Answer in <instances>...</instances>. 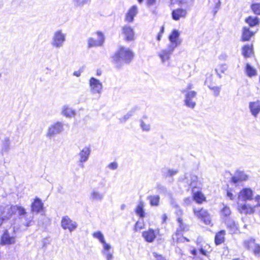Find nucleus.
Segmentation results:
<instances>
[{
    "label": "nucleus",
    "instance_id": "nucleus-27",
    "mask_svg": "<svg viewBox=\"0 0 260 260\" xmlns=\"http://www.w3.org/2000/svg\"><path fill=\"white\" fill-rule=\"evenodd\" d=\"M255 32L256 31L250 30L248 27H244L242 29V41L243 42L249 41Z\"/></svg>",
    "mask_w": 260,
    "mask_h": 260
},
{
    "label": "nucleus",
    "instance_id": "nucleus-7",
    "mask_svg": "<svg viewBox=\"0 0 260 260\" xmlns=\"http://www.w3.org/2000/svg\"><path fill=\"white\" fill-rule=\"evenodd\" d=\"M90 91L92 94L100 95L103 91V84L94 77H91L89 80Z\"/></svg>",
    "mask_w": 260,
    "mask_h": 260
},
{
    "label": "nucleus",
    "instance_id": "nucleus-32",
    "mask_svg": "<svg viewBox=\"0 0 260 260\" xmlns=\"http://www.w3.org/2000/svg\"><path fill=\"white\" fill-rule=\"evenodd\" d=\"M245 21L250 27H253L259 24L258 19L256 16H250L246 18Z\"/></svg>",
    "mask_w": 260,
    "mask_h": 260
},
{
    "label": "nucleus",
    "instance_id": "nucleus-11",
    "mask_svg": "<svg viewBox=\"0 0 260 260\" xmlns=\"http://www.w3.org/2000/svg\"><path fill=\"white\" fill-rule=\"evenodd\" d=\"M91 152V150L89 146H85L80 150L78 156L79 165L81 168L84 167L83 164L88 160Z\"/></svg>",
    "mask_w": 260,
    "mask_h": 260
},
{
    "label": "nucleus",
    "instance_id": "nucleus-41",
    "mask_svg": "<svg viewBox=\"0 0 260 260\" xmlns=\"http://www.w3.org/2000/svg\"><path fill=\"white\" fill-rule=\"evenodd\" d=\"M228 69V66L226 64H222L218 66V68L215 70L217 75L221 78V75L218 73V71L221 73H224Z\"/></svg>",
    "mask_w": 260,
    "mask_h": 260
},
{
    "label": "nucleus",
    "instance_id": "nucleus-64",
    "mask_svg": "<svg viewBox=\"0 0 260 260\" xmlns=\"http://www.w3.org/2000/svg\"><path fill=\"white\" fill-rule=\"evenodd\" d=\"M197 250L196 249H193L191 251V253L194 255H196L197 254Z\"/></svg>",
    "mask_w": 260,
    "mask_h": 260
},
{
    "label": "nucleus",
    "instance_id": "nucleus-1",
    "mask_svg": "<svg viewBox=\"0 0 260 260\" xmlns=\"http://www.w3.org/2000/svg\"><path fill=\"white\" fill-rule=\"evenodd\" d=\"M25 209L20 206L17 205H2L0 206V226L3 223L9 221L11 225H18L19 221L25 218V222L22 223L26 226H29L31 219L28 220L26 218Z\"/></svg>",
    "mask_w": 260,
    "mask_h": 260
},
{
    "label": "nucleus",
    "instance_id": "nucleus-21",
    "mask_svg": "<svg viewBox=\"0 0 260 260\" xmlns=\"http://www.w3.org/2000/svg\"><path fill=\"white\" fill-rule=\"evenodd\" d=\"M247 179L248 176L243 171L237 170L231 179L234 184H237L240 181H246Z\"/></svg>",
    "mask_w": 260,
    "mask_h": 260
},
{
    "label": "nucleus",
    "instance_id": "nucleus-9",
    "mask_svg": "<svg viewBox=\"0 0 260 260\" xmlns=\"http://www.w3.org/2000/svg\"><path fill=\"white\" fill-rule=\"evenodd\" d=\"M61 226L63 230H68L70 232L75 231L77 226V223L72 220L68 216H63L61 220Z\"/></svg>",
    "mask_w": 260,
    "mask_h": 260
},
{
    "label": "nucleus",
    "instance_id": "nucleus-60",
    "mask_svg": "<svg viewBox=\"0 0 260 260\" xmlns=\"http://www.w3.org/2000/svg\"><path fill=\"white\" fill-rule=\"evenodd\" d=\"M167 218V216L166 214H163L162 216V219L163 222H165L166 221Z\"/></svg>",
    "mask_w": 260,
    "mask_h": 260
},
{
    "label": "nucleus",
    "instance_id": "nucleus-42",
    "mask_svg": "<svg viewBox=\"0 0 260 260\" xmlns=\"http://www.w3.org/2000/svg\"><path fill=\"white\" fill-rule=\"evenodd\" d=\"M136 109H132L130 111H129L126 114H125L123 117L121 119H120V121L121 122L123 123L125 122L127 120L129 119L132 115L135 113Z\"/></svg>",
    "mask_w": 260,
    "mask_h": 260
},
{
    "label": "nucleus",
    "instance_id": "nucleus-43",
    "mask_svg": "<svg viewBox=\"0 0 260 260\" xmlns=\"http://www.w3.org/2000/svg\"><path fill=\"white\" fill-rule=\"evenodd\" d=\"M251 9L256 15H260V3H254L251 5Z\"/></svg>",
    "mask_w": 260,
    "mask_h": 260
},
{
    "label": "nucleus",
    "instance_id": "nucleus-59",
    "mask_svg": "<svg viewBox=\"0 0 260 260\" xmlns=\"http://www.w3.org/2000/svg\"><path fill=\"white\" fill-rule=\"evenodd\" d=\"M227 56L225 54H221L219 56L220 59L225 60L226 59Z\"/></svg>",
    "mask_w": 260,
    "mask_h": 260
},
{
    "label": "nucleus",
    "instance_id": "nucleus-10",
    "mask_svg": "<svg viewBox=\"0 0 260 260\" xmlns=\"http://www.w3.org/2000/svg\"><path fill=\"white\" fill-rule=\"evenodd\" d=\"M197 95V92L194 91H187L184 93V105L191 109H193L196 105V103L195 99Z\"/></svg>",
    "mask_w": 260,
    "mask_h": 260
},
{
    "label": "nucleus",
    "instance_id": "nucleus-37",
    "mask_svg": "<svg viewBox=\"0 0 260 260\" xmlns=\"http://www.w3.org/2000/svg\"><path fill=\"white\" fill-rule=\"evenodd\" d=\"M246 72L248 77H252L256 74V71L252 68L249 63L246 64Z\"/></svg>",
    "mask_w": 260,
    "mask_h": 260
},
{
    "label": "nucleus",
    "instance_id": "nucleus-49",
    "mask_svg": "<svg viewBox=\"0 0 260 260\" xmlns=\"http://www.w3.org/2000/svg\"><path fill=\"white\" fill-rule=\"evenodd\" d=\"M102 245L103 249L102 250V252H105L106 251H110L111 248V245L107 243L106 241L102 243Z\"/></svg>",
    "mask_w": 260,
    "mask_h": 260
},
{
    "label": "nucleus",
    "instance_id": "nucleus-22",
    "mask_svg": "<svg viewBox=\"0 0 260 260\" xmlns=\"http://www.w3.org/2000/svg\"><path fill=\"white\" fill-rule=\"evenodd\" d=\"M249 108L251 114L256 117L260 112V100L250 102Z\"/></svg>",
    "mask_w": 260,
    "mask_h": 260
},
{
    "label": "nucleus",
    "instance_id": "nucleus-38",
    "mask_svg": "<svg viewBox=\"0 0 260 260\" xmlns=\"http://www.w3.org/2000/svg\"><path fill=\"white\" fill-rule=\"evenodd\" d=\"M90 0H73V4L76 7H82L87 4Z\"/></svg>",
    "mask_w": 260,
    "mask_h": 260
},
{
    "label": "nucleus",
    "instance_id": "nucleus-62",
    "mask_svg": "<svg viewBox=\"0 0 260 260\" xmlns=\"http://www.w3.org/2000/svg\"><path fill=\"white\" fill-rule=\"evenodd\" d=\"M161 36H162V35H161V34H160V33H159V34H158V35H157V40L158 41L160 40L161 38Z\"/></svg>",
    "mask_w": 260,
    "mask_h": 260
},
{
    "label": "nucleus",
    "instance_id": "nucleus-48",
    "mask_svg": "<svg viewBox=\"0 0 260 260\" xmlns=\"http://www.w3.org/2000/svg\"><path fill=\"white\" fill-rule=\"evenodd\" d=\"M103 255L106 258L107 260H112L113 256L110 251H106L105 252H102Z\"/></svg>",
    "mask_w": 260,
    "mask_h": 260
},
{
    "label": "nucleus",
    "instance_id": "nucleus-50",
    "mask_svg": "<svg viewBox=\"0 0 260 260\" xmlns=\"http://www.w3.org/2000/svg\"><path fill=\"white\" fill-rule=\"evenodd\" d=\"M108 168L112 170H115L118 168V164L116 162H112L108 165Z\"/></svg>",
    "mask_w": 260,
    "mask_h": 260
},
{
    "label": "nucleus",
    "instance_id": "nucleus-6",
    "mask_svg": "<svg viewBox=\"0 0 260 260\" xmlns=\"http://www.w3.org/2000/svg\"><path fill=\"white\" fill-rule=\"evenodd\" d=\"M66 41V35L60 30L55 32L51 42V45L56 48H60L63 45Z\"/></svg>",
    "mask_w": 260,
    "mask_h": 260
},
{
    "label": "nucleus",
    "instance_id": "nucleus-53",
    "mask_svg": "<svg viewBox=\"0 0 260 260\" xmlns=\"http://www.w3.org/2000/svg\"><path fill=\"white\" fill-rule=\"evenodd\" d=\"M227 196L231 200H234L236 198V196L234 195L230 190L227 191Z\"/></svg>",
    "mask_w": 260,
    "mask_h": 260
},
{
    "label": "nucleus",
    "instance_id": "nucleus-20",
    "mask_svg": "<svg viewBox=\"0 0 260 260\" xmlns=\"http://www.w3.org/2000/svg\"><path fill=\"white\" fill-rule=\"evenodd\" d=\"M104 197V193L100 192L95 188H93L90 191L89 199L91 202H101Z\"/></svg>",
    "mask_w": 260,
    "mask_h": 260
},
{
    "label": "nucleus",
    "instance_id": "nucleus-55",
    "mask_svg": "<svg viewBox=\"0 0 260 260\" xmlns=\"http://www.w3.org/2000/svg\"><path fill=\"white\" fill-rule=\"evenodd\" d=\"M192 85L190 83L188 84L186 87V88L184 89L183 92L186 93L187 91H190V90L192 88Z\"/></svg>",
    "mask_w": 260,
    "mask_h": 260
},
{
    "label": "nucleus",
    "instance_id": "nucleus-44",
    "mask_svg": "<svg viewBox=\"0 0 260 260\" xmlns=\"http://www.w3.org/2000/svg\"><path fill=\"white\" fill-rule=\"evenodd\" d=\"M208 87L213 91V94L215 96H217L219 95L221 89L220 87L209 85H208Z\"/></svg>",
    "mask_w": 260,
    "mask_h": 260
},
{
    "label": "nucleus",
    "instance_id": "nucleus-24",
    "mask_svg": "<svg viewBox=\"0 0 260 260\" xmlns=\"http://www.w3.org/2000/svg\"><path fill=\"white\" fill-rule=\"evenodd\" d=\"M43 205L44 204L41 199L38 198H36L34 202L31 204V212L32 213L36 212L37 213H38L43 209Z\"/></svg>",
    "mask_w": 260,
    "mask_h": 260
},
{
    "label": "nucleus",
    "instance_id": "nucleus-13",
    "mask_svg": "<svg viewBox=\"0 0 260 260\" xmlns=\"http://www.w3.org/2000/svg\"><path fill=\"white\" fill-rule=\"evenodd\" d=\"M63 125L60 122H57L51 125L48 128L47 136L52 137L56 135L59 134L62 132Z\"/></svg>",
    "mask_w": 260,
    "mask_h": 260
},
{
    "label": "nucleus",
    "instance_id": "nucleus-57",
    "mask_svg": "<svg viewBox=\"0 0 260 260\" xmlns=\"http://www.w3.org/2000/svg\"><path fill=\"white\" fill-rule=\"evenodd\" d=\"M73 75L76 77H79L81 75V72L80 71H75L74 72Z\"/></svg>",
    "mask_w": 260,
    "mask_h": 260
},
{
    "label": "nucleus",
    "instance_id": "nucleus-63",
    "mask_svg": "<svg viewBox=\"0 0 260 260\" xmlns=\"http://www.w3.org/2000/svg\"><path fill=\"white\" fill-rule=\"evenodd\" d=\"M125 207L126 206L125 204H122L120 206L121 210H123L125 209Z\"/></svg>",
    "mask_w": 260,
    "mask_h": 260
},
{
    "label": "nucleus",
    "instance_id": "nucleus-4",
    "mask_svg": "<svg viewBox=\"0 0 260 260\" xmlns=\"http://www.w3.org/2000/svg\"><path fill=\"white\" fill-rule=\"evenodd\" d=\"M20 225V223H18V225H13L12 234H11L8 230H6L1 237V244L2 245H11L15 243V233Z\"/></svg>",
    "mask_w": 260,
    "mask_h": 260
},
{
    "label": "nucleus",
    "instance_id": "nucleus-56",
    "mask_svg": "<svg viewBox=\"0 0 260 260\" xmlns=\"http://www.w3.org/2000/svg\"><path fill=\"white\" fill-rule=\"evenodd\" d=\"M183 1V0H171V3H172V4H174L176 3L180 4V3H181V2H182Z\"/></svg>",
    "mask_w": 260,
    "mask_h": 260
},
{
    "label": "nucleus",
    "instance_id": "nucleus-51",
    "mask_svg": "<svg viewBox=\"0 0 260 260\" xmlns=\"http://www.w3.org/2000/svg\"><path fill=\"white\" fill-rule=\"evenodd\" d=\"M178 173V171L177 170H171L169 169L167 171V172L166 174V176H173L176 175Z\"/></svg>",
    "mask_w": 260,
    "mask_h": 260
},
{
    "label": "nucleus",
    "instance_id": "nucleus-25",
    "mask_svg": "<svg viewBox=\"0 0 260 260\" xmlns=\"http://www.w3.org/2000/svg\"><path fill=\"white\" fill-rule=\"evenodd\" d=\"M223 221L226 225L227 228L230 230L231 233H235L238 231V225L233 219L229 218L225 219Z\"/></svg>",
    "mask_w": 260,
    "mask_h": 260
},
{
    "label": "nucleus",
    "instance_id": "nucleus-30",
    "mask_svg": "<svg viewBox=\"0 0 260 260\" xmlns=\"http://www.w3.org/2000/svg\"><path fill=\"white\" fill-rule=\"evenodd\" d=\"M225 235V231L224 230H221L216 234L215 237V243L216 245H219L224 242Z\"/></svg>",
    "mask_w": 260,
    "mask_h": 260
},
{
    "label": "nucleus",
    "instance_id": "nucleus-52",
    "mask_svg": "<svg viewBox=\"0 0 260 260\" xmlns=\"http://www.w3.org/2000/svg\"><path fill=\"white\" fill-rule=\"evenodd\" d=\"M138 2L139 4H142L143 2V0H138ZM156 0H146V4L147 6L150 7L152 5H153L155 3Z\"/></svg>",
    "mask_w": 260,
    "mask_h": 260
},
{
    "label": "nucleus",
    "instance_id": "nucleus-46",
    "mask_svg": "<svg viewBox=\"0 0 260 260\" xmlns=\"http://www.w3.org/2000/svg\"><path fill=\"white\" fill-rule=\"evenodd\" d=\"M140 127L143 131L149 132L150 130V125L145 122L143 120H140Z\"/></svg>",
    "mask_w": 260,
    "mask_h": 260
},
{
    "label": "nucleus",
    "instance_id": "nucleus-15",
    "mask_svg": "<svg viewBox=\"0 0 260 260\" xmlns=\"http://www.w3.org/2000/svg\"><path fill=\"white\" fill-rule=\"evenodd\" d=\"M193 212L194 215L201 219L206 224L209 225L211 223V217L206 210L201 209L198 210L194 209Z\"/></svg>",
    "mask_w": 260,
    "mask_h": 260
},
{
    "label": "nucleus",
    "instance_id": "nucleus-12",
    "mask_svg": "<svg viewBox=\"0 0 260 260\" xmlns=\"http://www.w3.org/2000/svg\"><path fill=\"white\" fill-rule=\"evenodd\" d=\"M183 181L192 188V192L194 191L196 188L200 187V183L198 181V177L194 175L190 174L185 176Z\"/></svg>",
    "mask_w": 260,
    "mask_h": 260
},
{
    "label": "nucleus",
    "instance_id": "nucleus-14",
    "mask_svg": "<svg viewBox=\"0 0 260 260\" xmlns=\"http://www.w3.org/2000/svg\"><path fill=\"white\" fill-rule=\"evenodd\" d=\"M180 32L177 29H174L169 36V40L170 41L168 46L175 49L181 44V41L179 39Z\"/></svg>",
    "mask_w": 260,
    "mask_h": 260
},
{
    "label": "nucleus",
    "instance_id": "nucleus-29",
    "mask_svg": "<svg viewBox=\"0 0 260 260\" xmlns=\"http://www.w3.org/2000/svg\"><path fill=\"white\" fill-rule=\"evenodd\" d=\"M10 149V140L9 137H5L2 141L1 153L2 154L7 153Z\"/></svg>",
    "mask_w": 260,
    "mask_h": 260
},
{
    "label": "nucleus",
    "instance_id": "nucleus-34",
    "mask_svg": "<svg viewBox=\"0 0 260 260\" xmlns=\"http://www.w3.org/2000/svg\"><path fill=\"white\" fill-rule=\"evenodd\" d=\"M193 198L194 201H196L198 203H202L203 201L205 200V197L203 195V194L199 191H197L194 190V191L193 192Z\"/></svg>",
    "mask_w": 260,
    "mask_h": 260
},
{
    "label": "nucleus",
    "instance_id": "nucleus-19",
    "mask_svg": "<svg viewBox=\"0 0 260 260\" xmlns=\"http://www.w3.org/2000/svg\"><path fill=\"white\" fill-rule=\"evenodd\" d=\"M138 13V7L136 5L133 6L128 10L125 15V21L127 22H133L134 17Z\"/></svg>",
    "mask_w": 260,
    "mask_h": 260
},
{
    "label": "nucleus",
    "instance_id": "nucleus-36",
    "mask_svg": "<svg viewBox=\"0 0 260 260\" xmlns=\"http://www.w3.org/2000/svg\"><path fill=\"white\" fill-rule=\"evenodd\" d=\"M252 53V48L248 45H245L242 48V54L245 57H249Z\"/></svg>",
    "mask_w": 260,
    "mask_h": 260
},
{
    "label": "nucleus",
    "instance_id": "nucleus-28",
    "mask_svg": "<svg viewBox=\"0 0 260 260\" xmlns=\"http://www.w3.org/2000/svg\"><path fill=\"white\" fill-rule=\"evenodd\" d=\"M61 114L66 117L71 118L75 116L76 112L72 108L68 105H64L61 108Z\"/></svg>",
    "mask_w": 260,
    "mask_h": 260
},
{
    "label": "nucleus",
    "instance_id": "nucleus-3",
    "mask_svg": "<svg viewBox=\"0 0 260 260\" xmlns=\"http://www.w3.org/2000/svg\"><path fill=\"white\" fill-rule=\"evenodd\" d=\"M256 204L253 206H250L249 204H240L238 203V209L239 211L244 214H253L255 211H257L260 215V196L257 195L254 198Z\"/></svg>",
    "mask_w": 260,
    "mask_h": 260
},
{
    "label": "nucleus",
    "instance_id": "nucleus-45",
    "mask_svg": "<svg viewBox=\"0 0 260 260\" xmlns=\"http://www.w3.org/2000/svg\"><path fill=\"white\" fill-rule=\"evenodd\" d=\"M221 3L220 0H217L214 2V7L213 9V14L215 16L217 12L220 9Z\"/></svg>",
    "mask_w": 260,
    "mask_h": 260
},
{
    "label": "nucleus",
    "instance_id": "nucleus-47",
    "mask_svg": "<svg viewBox=\"0 0 260 260\" xmlns=\"http://www.w3.org/2000/svg\"><path fill=\"white\" fill-rule=\"evenodd\" d=\"M194 1V0H183L182 2H181V3H180V4L179 5H186L185 7L189 8L193 5Z\"/></svg>",
    "mask_w": 260,
    "mask_h": 260
},
{
    "label": "nucleus",
    "instance_id": "nucleus-5",
    "mask_svg": "<svg viewBox=\"0 0 260 260\" xmlns=\"http://www.w3.org/2000/svg\"><path fill=\"white\" fill-rule=\"evenodd\" d=\"M175 49L167 46L166 48L161 50L158 52V56H159L161 63L165 64H167L168 66L170 64V60L171 56L173 54Z\"/></svg>",
    "mask_w": 260,
    "mask_h": 260
},
{
    "label": "nucleus",
    "instance_id": "nucleus-40",
    "mask_svg": "<svg viewBox=\"0 0 260 260\" xmlns=\"http://www.w3.org/2000/svg\"><path fill=\"white\" fill-rule=\"evenodd\" d=\"M176 214L178 216L177 221H178V223H179V226H180V229L182 230L184 229V226H183V220L181 218V216L183 214V211L180 209L178 208L176 210Z\"/></svg>",
    "mask_w": 260,
    "mask_h": 260
},
{
    "label": "nucleus",
    "instance_id": "nucleus-35",
    "mask_svg": "<svg viewBox=\"0 0 260 260\" xmlns=\"http://www.w3.org/2000/svg\"><path fill=\"white\" fill-rule=\"evenodd\" d=\"M135 211L136 214L140 217L143 218L145 216L144 203L142 202H140V203L137 205Z\"/></svg>",
    "mask_w": 260,
    "mask_h": 260
},
{
    "label": "nucleus",
    "instance_id": "nucleus-16",
    "mask_svg": "<svg viewBox=\"0 0 260 260\" xmlns=\"http://www.w3.org/2000/svg\"><path fill=\"white\" fill-rule=\"evenodd\" d=\"M98 39L95 40L92 38H90L88 40V47H93L102 46L104 42V36L101 32L98 31L96 33Z\"/></svg>",
    "mask_w": 260,
    "mask_h": 260
},
{
    "label": "nucleus",
    "instance_id": "nucleus-61",
    "mask_svg": "<svg viewBox=\"0 0 260 260\" xmlns=\"http://www.w3.org/2000/svg\"><path fill=\"white\" fill-rule=\"evenodd\" d=\"M184 202L186 204H189L190 203V199L189 198L185 199Z\"/></svg>",
    "mask_w": 260,
    "mask_h": 260
},
{
    "label": "nucleus",
    "instance_id": "nucleus-39",
    "mask_svg": "<svg viewBox=\"0 0 260 260\" xmlns=\"http://www.w3.org/2000/svg\"><path fill=\"white\" fill-rule=\"evenodd\" d=\"M92 236L93 238L98 239L100 242L102 244L105 242L104 235L100 231L94 232L92 234Z\"/></svg>",
    "mask_w": 260,
    "mask_h": 260
},
{
    "label": "nucleus",
    "instance_id": "nucleus-18",
    "mask_svg": "<svg viewBox=\"0 0 260 260\" xmlns=\"http://www.w3.org/2000/svg\"><path fill=\"white\" fill-rule=\"evenodd\" d=\"M253 191L249 188H243L241 190L238 194V199L239 201H249L252 199Z\"/></svg>",
    "mask_w": 260,
    "mask_h": 260
},
{
    "label": "nucleus",
    "instance_id": "nucleus-8",
    "mask_svg": "<svg viewBox=\"0 0 260 260\" xmlns=\"http://www.w3.org/2000/svg\"><path fill=\"white\" fill-rule=\"evenodd\" d=\"M243 246L247 250H251L256 256L260 255V245L255 242L253 238H249L243 241Z\"/></svg>",
    "mask_w": 260,
    "mask_h": 260
},
{
    "label": "nucleus",
    "instance_id": "nucleus-26",
    "mask_svg": "<svg viewBox=\"0 0 260 260\" xmlns=\"http://www.w3.org/2000/svg\"><path fill=\"white\" fill-rule=\"evenodd\" d=\"M142 236L146 241L151 243L154 240L156 235L153 229H149L148 231H144L142 233Z\"/></svg>",
    "mask_w": 260,
    "mask_h": 260
},
{
    "label": "nucleus",
    "instance_id": "nucleus-23",
    "mask_svg": "<svg viewBox=\"0 0 260 260\" xmlns=\"http://www.w3.org/2000/svg\"><path fill=\"white\" fill-rule=\"evenodd\" d=\"M187 13L185 9L178 8L173 10L172 12V18L176 21L179 20L181 18H185Z\"/></svg>",
    "mask_w": 260,
    "mask_h": 260
},
{
    "label": "nucleus",
    "instance_id": "nucleus-2",
    "mask_svg": "<svg viewBox=\"0 0 260 260\" xmlns=\"http://www.w3.org/2000/svg\"><path fill=\"white\" fill-rule=\"evenodd\" d=\"M134 54L129 48L121 46L112 57V62L117 69H120L125 64L133 60Z\"/></svg>",
    "mask_w": 260,
    "mask_h": 260
},
{
    "label": "nucleus",
    "instance_id": "nucleus-31",
    "mask_svg": "<svg viewBox=\"0 0 260 260\" xmlns=\"http://www.w3.org/2000/svg\"><path fill=\"white\" fill-rule=\"evenodd\" d=\"M147 199L151 206L157 207L159 204L160 198L158 195H150L148 196Z\"/></svg>",
    "mask_w": 260,
    "mask_h": 260
},
{
    "label": "nucleus",
    "instance_id": "nucleus-58",
    "mask_svg": "<svg viewBox=\"0 0 260 260\" xmlns=\"http://www.w3.org/2000/svg\"><path fill=\"white\" fill-rule=\"evenodd\" d=\"M200 252L202 254L207 255L206 251L205 250H204L202 248H200Z\"/></svg>",
    "mask_w": 260,
    "mask_h": 260
},
{
    "label": "nucleus",
    "instance_id": "nucleus-33",
    "mask_svg": "<svg viewBox=\"0 0 260 260\" xmlns=\"http://www.w3.org/2000/svg\"><path fill=\"white\" fill-rule=\"evenodd\" d=\"M223 207L221 210V216L223 220L225 219L230 218L229 216L231 215V211L229 207L226 205H223Z\"/></svg>",
    "mask_w": 260,
    "mask_h": 260
},
{
    "label": "nucleus",
    "instance_id": "nucleus-54",
    "mask_svg": "<svg viewBox=\"0 0 260 260\" xmlns=\"http://www.w3.org/2000/svg\"><path fill=\"white\" fill-rule=\"evenodd\" d=\"M153 254L156 260H165L162 256L158 255L156 253L154 252Z\"/></svg>",
    "mask_w": 260,
    "mask_h": 260
},
{
    "label": "nucleus",
    "instance_id": "nucleus-17",
    "mask_svg": "<svg viewBox=\"0 0 260 260\" xmlns=\"http://www.w3.org/2000/svg\"><path fill=\"white\" fill-rule=\"evenodd\" d=\"M122 34L124 36V40L126 41H132L135 39L134 29L129 25L122 26Z\"/></svg>",
    "mask_w": 260,
    "mask_h": 260
}]
</instances>
